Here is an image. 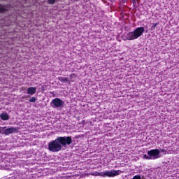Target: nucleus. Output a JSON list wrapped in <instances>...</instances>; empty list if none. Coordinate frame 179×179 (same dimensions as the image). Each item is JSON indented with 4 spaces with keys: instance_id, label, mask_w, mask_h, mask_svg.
Instances as JSON below:
<instances>
[{
    "instance_id": "f257e3e1",
    "label": "nucleus",
    "mask_w": 179,
    "mask_h": 179,
    "mask_svg": "<svg viewBox=\"0 0 179 179\" xmlns=\"http://www.w3.org/2000/svg\"><path fill=\"white\" fill-rule=\"evenodd\" d=\"M145 33V27H137L134 31H130L126 35L127 40H136L141 36L142 34Z\"/></svg>"
},
{
    "instance_id": "f03ea898",
    "label": "nucleus",
    "mask_w": 179,
    "mask_h": 179,
    "mask_svg": "<svg viewBox=\"0 0 179 179\" xmlns=\"http://www.w3.org/2000/svg\"><path fill=\"white\" fill-rule=\"evenodd\" d=\"M48 149L50 152H52L53 153L62 150V145H61L58 137L55 140L48 143Z\"/></svg>"
},
{
    "instance_id": "7ed1b4c3",
    "label": "nucleus",
    "mask_w": 179,
    "mask_h": 179,
    "mask_svg": "<svg viewBox=\"0 0 179 179\" xmlns=\"http://www.w3.org/2000/svg\"><path fill=\"white\" fill-rule=\"evenodd\" d=\"M122 173H124V171L121 170H110V171H106L105 172H101V176L102 177H117V176H120V174H122Z\"/></svg>"
},
{
    "instance_id": "20e7f679",
    "label": "nucleus",
    "mask_w": 179,
    "mask_h": 179,
    "mask_svg": "<svg viewBox=\"0 0 179 179\" xmlns=\"http://www.w3.org/2000/svg\"><path fill=\"white\" fill-rule=\"evenodd\" d=\"M57 138L62 146H66V145H69L72 143V137L71 136H59Z\"/></svg>"
},
{
    "instance_id": "39448f33",
    "label": "nucleus",
    "mask_w": 179,
    "mask_h": 179,
    "mask_svg": "<svg viewBox=\"0 0 179 179\" xmlns=\"http://www.w3.org/2000/svg\"><path fill=\"white\" fill-rule=\"evenodd\" d=\"M52 107L55 108H59V107H64V104H65V102H64V101H62V99H59V98H55L54 99L52 102Z\"/></svg>"
},
{
    "instance_id": "423d86ee",
    "label": "nucleus",
    "mask_w": 179,
    "mask_h": 179,
    "mask_svg": "<svg viewBox=\"0 0 179 179\" xmlns=\"http://www.w3.org/2000/svg\"><path fill=\"white\" fill-rule=\"evenodd\" d=\"M148 155L151 157H154V159H159V157H160L159 156V155H160V151L159 149L151 150L148 152Z\"/></svg>"
},
{
    "instance_id": "0eeeda50",
    "label": "nucleus",
    "mask_w": 179,
    "mask_h": 179,
    "mask_svg": "<svg viewBox=\"0 0 179 179\" xmlns=\"http://www.w3.org/2000/svg\"><path fill=\"white\" fill-rule=\"evenodd\" d=\"M20 127H9L4 131V134L6 136L10 135V134H15V132H18Z\"/></svg>"
},
{
    "instance_id": "6e6552de",
    "label": "nucleus",
    "mask_w": 179,
    "mask_h": 179,
    "mask_svg": "<svg viewBox=\"0 0 179 179\" xmlns=\"http://www.w3.org/2000/svg\"><path fill=\"white\" fill-rule=\"evenodd\" d=\"M37 92V89L34 87H31L27 89V94H30L31 96H33L34 94H36V92Z\"/></svg>"
},
{
    "instance_id": "1a4fd4ad",
    "label": "nucleus",
    "mask_w": 179,
    "mask_h": 179,
    "mask_svg": "<svg viewBox=\"0 0 179 179\" xmlns=\"http://www.w3.org/2000/svg\"><path fill=\"white\" fill-rule=\"evenodd\" d=\"M0 118L3 120V121H8V120H9V115H8V113H3L0 115Z\"/></svg>"
},
{
    "instance_id": "9d476101",
    "label": "nucleus",
    "mask_w": 179,
    "mask_h": 179,
    "mask_svg": "<svg viewBox=\"0 0 179 179\" xmlns=\"http://www.w3.org/2000/svg\"><path fill=\"white\" fill-rule=\"evenodd\" d=\"M8 12V8H6V6L0 3V13H5Z\"/></svg>"
},
{
    "instance_id": "9b49d317",
    "label": "nucleus",
    "mask_w": 179,
    "mask_h": 179,
    "mask_svg": "<svg viewBox=\"0 0 179 179\" xmlns=\"http://www.w3.org/2000/svg\"><path fill=\"white\" fill-rule=\"evenodd\" d=\"M57 79L59 82H62L63 83H66L69 81V79L66 77H58Z\"/></svg>"
},
{
    "instance_id": "f8f14e48",
    "label": "nucleus",
    "mask_w": 179,
    "mask_h": 179,
    "mask_svg": "<svg viewBox=\"0 0 179 179\" xmlns=\"http://www.w3.org/2000/svg\"><path fill=\"white\" fill-rule=\"evenodd\" d=\"M36 97L32 96L31 99L29 100V103H36Z\"/></svg>"
},
{
    "instance_id": "ddd939ff",
    "label": "nucleus",
    "mask_w": 179,
    "mask_h": 179,
    "mask_svg": "<svg viewBox=\"0 0 179 179\" xmlns=\"http://www.w3.org/2000/svg\"><path fill=\"white\" fill-rule=\"evenodd\" d=\"M55 2V0H48V3H49V5H54Z\"/></svg>"
},
{
    "instance_id": "4468645a",
    "label": "nucleus",
    "mask_w": 179,
    "mask_h": 179,
    "mask_svg": "<svg viewBox=\"0 0 179 179\" xmlns=\"http://www.w3.org/2000/svg\"><path fill=\"white\" fill-rule=\"evenodd\" d=\"M157 24H159V23H155L154 24L152 27H151V30H155V29H156Z\"/></svg>"
},
{
    "instance_id": "2eb2a0df",
    "label": "nucleus",
    "mask_w": 179,
    "mask_h": 179,
    "mask_svg": "<svg viewBox=\"0 0 179 179\" xmlns=\"http://www.w3.org/2000/svg\"><path fill=\"white\" fill-rule=\"evenodd\" d=\"M143 157H145V159H147L148 160H150V159H151V157L146 155V154H145Z\"/></svg>"
},
{
    "instance_id": "dca6fc26",
    "label": "nucleus",
    "mask_w": 179,
    "mask_h": 179,
    "mask_svg": "<svg viewBox=\"0 0 179 179\" xmlns=\"http://www.w3.org/2000/svg\"><path fill=\"white\" fill-rule=\"evenodd\" d=\"M161 152L163 153V152H166V150L162 149V150H161Z\"/></svg>"
},
{
    "instance_id": "f3484780",
    "label": "nucleus",
    "mask_w": 179,
    "mask_h": 179,
    "mask_svg": "<svg viewBox=\"0 0 179 179\" xmlns=\"http://www.w3.org/2000/svg\"><path fill=\"white\" fill-rule=\"evenodd\" d=\"M27 97H30V96H28Z\"/></svg>"
},
{
    "instance_id": "a211bd4d",
    "label": "nucleus",
    "mask_w": 179,
    "mask_h": 179,
    "mask_svg": "<svg viewBox=\"0 0 179 179\" xmlns=\"http://www.w3.org/2000/svg\"><path fill=\"white\" fill-rule=\"evenodd\" d=\"M0 134H1V129H0Z\"/></svg>"
},
{
    "instance_id": "6ab92c4d",
    "label": "nucleus",
    "mask_w": 179,
    "mask_h": 179,
    "mask_svg": "<svg viewBox=\"0 0 179 179\" xmlns=\"http://www.w3.org/2000/svg\"><path fill=\"white\" fill-rule=\"evenodd\" d=\"M73 1H76V0H73Z\"/></svg>"
}]
</instances>
